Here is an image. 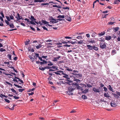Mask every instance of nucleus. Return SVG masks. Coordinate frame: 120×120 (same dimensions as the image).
Instances as JSON below:
<instances>
[{
  "label": "nucleus",
  "instance_id": "obj_1",
  "mask_svg": "<svg viewBox=\"0 0 120 120\" xmlns=\"http://www.w3.org/2000/svg\"><path fill=\"white\" fill-rule=\"evenodd\" d=\"M63 72L62 73L61 75H64L63 76V77L67 79H68V81L69 82H72V81H71L69 80L70 79V78L69 75L67 74H66L65 72L64 73V72L63 71Z\"/></svg>",
  "mask_w": 120,
  "mask_h": 120
},
{
  "label": "nucleus",
  "instance_id": "obj_2",
  "mask_svg": "<svg viewBox=\"0 0 120 120\" xmlns=\"http://www.w3.org/2000/svg\"><path fill=\"white\" fill-rule=\"evenodd\" d=\"M54 57L52 61L53 62L56 61L58 60L59 59L60 57L61 56L57 55H54Z\"/></svg>",
  "mask_w": 120,
  "mask_h": 120
},
{
  "label": "nucleus",
  "instance_id": "obj_3",
  "mask_svg": "<svg viewBox=\"0 0 120 120\" xmlns=\"http://www.w3.org/2000/svg\"><path fill=\"white\" fill-rule=\"evenodd\" d=\"M100 47L101 49H103L105 48L106 47V45L105 43L100 42Z\"/></svg>",
  "mask_w": 120,
  "mask_h": 120
},
{
  "label": "nucleus",
  "instance_id": "obj_4",
  "mask_svg": "<svg viewBox=\"0 0 120 120\" xmlns=\"http://www.w3.org/2000/svg\"><path fill=\"white\" fill-rule=\"evenodd\" d=\"M93 91H94V92L96 93H99L100 92V90L99 89L95 87L93 88Z\"/></svg>",
  "mask_w": 120,
  "mask_h": 120
},
{
  "label": "nucleus",
  "instance_id": "obj_5",
  "mask_svg": "<svg viewBox=\"0 0 120 120\" xmlns=\"http://www.w3.org/2000/svg\"><path fill=\"white\" fill-rule=\"evenodd\" d=\"M63 71L61 70L58 71L56 72H54L55 74L57 75H61V73L63 72Z\"/></svg>",
  "mask_w": 120,
  "mask_h": 120
},
{
  "label": "nucleus",
  "instance_id": "obj_6",
  "mask_svg": "<svg viewBox=\"0 0 120 120\" xmlns=\"http://www.w3.org/2000/svg\"><path fill=\"white\" fill-rule=\"evenodd\" d=\"M90 34H91V36L93 37H95V36L96 35V34H97L96 33L94 32L93 30L90 31Z\"/></svg>",
  "mask_w": 120,
  "mask_h": 120
},
{
  "label": "nucleus",
  "instance_id": "obj_7",
  "mask_svg": "<svg viewBox=\"0 0 120 120\" xmlns=\"http://www.w3.org/2000/svg\"><path fill=\"white\" fill-rule=\"evenodd\" d=\"M65 18L66 20L70 22L71 21V19L69 15H68L65 16Z\"/></svg>",
  "mask_w": 120,
  "mask_h": 120
},
{
  "label": "nucleus",
  "instance_id": "obj_8",
  "mask_svg": "<svg viewBox=\"0 0 120 120\" xmlns=\"http://www.w3.org/2000/svg\"><path fill=\"white\" fill-rule=\"evenodd\" d=\"M72 82H67V83L68 84H69V85H71V84H72V85L73 86L74 85H76V86L78 85V84L76 82H74V83H72Z\"/></svg>",
  "mask_w": 120,
  "mask_h": 120
},
{
  "label": "nucleus",
  "instance_id": "obj_9",
  "mask_svg": "<svg viewBox=\"0 0 120 120\" xmlns=\"http://www.w3.org/2000/svg\"><path fill=\"white\" fill-rule=\"evenodd\" d=\"M110 105L111 106L115 107L116 106V105L115 103L113 101H112L110 103Z\"/></svg>",
  "mask_w": 120,
  "mask_h": 120
},
{
  "label": "nucleus",
  "instance_id": "obj_10",
  "mask_svg": "<svg viewBox=\"0 0 120 120\" xmlns=\"http://www.w3.org/2000/svg\"><path fill=\"white\" fill-rule=\"evenodd\" d=\"M75 88L72 86H71L69 87L68 88V91H73L75 89Z\"/></svg>",
  "mask_w": 120,
  "mask_h": 120
},
{
  "label": "nucleus",
  "instance_id": "obj_11",
  "mask_svg": "<svg viewBox=\"0 0 120 120\" xmlns=\"http://www.w3.org/2000/svg\"><path fill=\"white\" fill-rule=\"evenodd\" d=\"M20 14L19 13H18L17 15H16L15 17V18L17 19V20L19 22V20L21 19V18H20Z\"/></svg>",
  "mask_w": 120,
  "mask_h": 120
},
{
  "label": "nucleus",
  "instance_id": "obj_12",
  "mask_svg": "<svg viewBox=\"0 0 120 120\" xmlns=\"http://www.w3.org/2000/svg\"><path fill=\"white\" fill-rule=\"evenodd\" d=\"M104 96L109 99V98L110 97V96L109 95V94L108 93H105L104 94Z\"/></svg>",
  "mask_w": 120,
  "mask_h": 120
},
{
  "label": "nucleus",
  "instance_id": "obj_13",
  "mask_svg": "<svg viewBox=\"0 0 120 120\" xmlns=\"http://www.w3.org/2000/svg\"><path fill=\"white\" fill-rule=\"evenodd\" d=\"M75 75V76L74 77H77L78 78H80L82 77V75L81 74H77L76 73Z\"/></svg>",
  "mask_w": 120,
  "mask_h": 120
},
{
  "label": "nucleus",
  "instance_id": "obj_14",
  "mask_svg": "<svg viewBox=\"0 0 120 120\" xmlns=\"http://www.w3.org/2000/svg\"><path fill=\"white\" fill-rule=\"evenodd\" d=\"M107 87L108 88V89L110 91L113 92H114L113 90L110 85H109V86H108Z\"/></svg>",
  "mask_w": 120,
  "mask_h": 120
},
{
  "label": "nucleus",
  "instance_id": "obj_15",
  "mask_svg": "<svg viewBox=\"0 0 120 120\" xmlns=\"http://www.w3.org/2000/svg\"><path fill=\"white\" fill-rule=\"evenodd\" d=\"M88 49L90 50H92L93 49V46H92L90 45H87Z\"/></svg>",
  "mask_w": 120,
  "mask_h": 120
},
{
  "label": "nucleus",
  "instance_id": "obj_16",
  "mask_svg": "<svg viewBox=\"0 0 120 120\" xmlns=\"http://www.w3.org/2000/svg\"><path fill=\"white\" fill-rule=\"evenodd\" d=\"M112 94L113 95L115 98H120L119 96L117 95V94L112 93Z\"/></svg>",
  "mask_w": 120,
  "mask_h": 120
},
{
  "label": "nucleus",
  "instance_id": "obj_17",
  "mask_svg": "<svg viewBox=\"0 0 120 120\" xmlns=\"http://www.w3.org/2000/svg\"><path fill=\"white\" fill-rule=\"evenodd\" d=\"M55 0L54 1H53V3L58 4L57 3V2H59L61 4H62L61 2L60 1H59L58 0Z\"/></svg>",
  "mask_w": 120,
  "mask_h": 120
},
{
  "label": "nucleus",
  "instance_id": "obj_18",
  "mask_svg": "<svg viewBox=\"0 0 120 120\" xmlns=\"http://www.w3.org/2000/svg\"><path fill=\"white\" fill-rule=\"evenodd\" d=\"M113 31L115 32H116L118 31L119 29V28L118 27H114L113 28Z\"/></svg>",
  "mask_w": 120,
  "mask_h": 120
},
{
  "label": "nucleus",
  "instance_id": "obj_19",
  "mask_svg": "<svg viewBox=\"0 0 120 120\" xmlns=\"http://www.w3.org/2000/svg\"><path fill=\"white\" fill-rule=\"evenodd\" d=\"M64 67L66 68V70L69 71H72V70L70 69L67 66H65Z\"/></svg>",
  "mask_w": 120,
  "mask_h": 120
},
{
  "label": "nucleus",
  "instance_id": "obj_20",
  "mask_svg": "<svg viewBox=\"0 0 120 120\" xmlns=\"http://www.w3.org/2000/svg\"><path fill=\"white\" fill-rule=\"evenodd\" d=\"M64 67L66 68V70L69 71H72V70L70 69L67 66H65Z\"/></svg>",
  "mask_w": 120,
  "mask_h": 120
},
{
  "label": "nucleus",
  "instance_id": "obj_21",
  "mask_svg": "<svg viewBox=\"0 0 120 120\" xmlns=\"http://www.w3.org/2000/svg\"><path fill=\"white\" fill-rule=\"evenodd\" d=\"M89 42L90 43H95V41L94 39H90V40L89 41Z\"/></svg>",
  "mask_w": 120,
  "mask_h": 120
},
{
  "label": "nucleus",
  "instance_id": "obj_22",
  "mask_svg": "<svg viewBox=\"0 0 120 120\" xmlns=\"http://www.w3.org/2000/svg\"><path fill=\"white\" fill-rule=\"evenodd\" d=\"M83 93H86L88 92V89H86L85 90H84L83 89V90L81 91Z\"/></svg>",
  "mask_w": 120,
  "mask_h": 120
},
{
  "label": "nucleus",
  "instance_id": "obj_23",
  "mask_svg": "<svg viewBox=\"0 0 120 120\" xmlns=\"http://www.w3.org/2000/svg\"><path fill=\"white\" fill-rule=\"evenodd\" d=\"M41 22L45 24H48L49 22H47L46 21L42 20H41Z\"/></svg>",
  "mask_w": 120,
  "mask_h": 120
},
{
  "label": "nucleus",
  "instance_id": "obj_24",
  "mask_svg": "<svg viewBox=\"0 0 120 120\" xmlns=\"http://www.w3.org/2000/svg\"><path fill=\"white\" fill-rule=\"evenodd\" d=\"M111 36H108L106 37L105 39L107 40H110L111 39Z\"/></svg>",
  "mask_w": 120,
  "mask_h": 120
},
{
  "label": "nucleus",
  "instance_id": "obj_25",
  "mask_svg": "<svg viewBox=\"0 0 120 120\" xmlns=\"http://www.w3.org/2000/svg\"><path fill=\"white\" fill-rule=\"evenodd\" d=\"M57 17L58 18H63V19L64 18L65 16L64 15H58Z\"/></svg>",
  "mask_w": 120,
  "mask_h": 120
},
{
  "label": "nucleus",
  "instance_id": "obj_26",
  "mask_svg": "<svg viewBox=\"0 0 120 120\" xmlns=\"http://www.w3.org/2000/svg\"><path fill=\"white\" fill-rule=\"evenodd\" d=\"M30 19L32 21H34V20H36V19L34 18V17L32 15L31 16L30 18Z\"/></svg>",
  "mask_w": 120,
  "mask_h": 120
},
{
  "label": "nucleus",
  "instance_id": "obj_27",
  "mask_svg": "<svg viewBox=\"0 0 120 120\" xmlns=\"http://www.w3.org/2000/svg\"><path fill=\"white\" fill-rule=\"evenodd\" d=\"M105 34V32L104 31L101 32L100 33H99L98 35L99 37H100L101 36Z\"/></svg>",
  "mask_w": 120,
  "mask_h": 120
},
{
  "label": "nucleus",
  "instance_id": "obj_28",
  "mask_svg": "<svg viewBox=\"0 0 120 120\" xmlns=\"http://www.w3.org/2000/svg\"><path fill=\"white\" fill-rule=\"evenodd\" d=\"M76 87L77 88V89H79L81 90V91L83 90V89L82 86H79L78 85Z\"/></svg>",
  "mask_w": 120,
  "mask_h": 120
},
{
  "label": "nucleus",
  "instance_id": "obj_29",
  "mask_svg": "<svg viewBox=\"0 0 120 120\" xmlns=\"http://www.w3.org/2000/svg\"><path fill=\"white\" fill-rule=\"evenodd\" d=\"M42 46V45L40 44H39V45L38 46H36V48L37 49H39L41 48Z\"/></svg>",
  "mask_w": 120,
  "mask_h": 120
},
{
  "label": "nucleus",
  "instance_id": "obj_30",
  "mask_svg": "<svg viewBox=\"0 0 120 120\" xmlns=\"http://www.w3.org/2000/svg\"><path fill=\"white\" fill-rule=\"evenodd\" d=\"M45 0H35L34 2H44L45 1Z\"/></svg>",
  "mask_w": 120,
  "mask_h": 120
},
{
  "label": "nucleus",
  "instance_id": "obj_31",
  "mask_svg": "<svg viewBox=\"0 0 120 120\" xmlns=\"http://www.w3.org/2000/svg\"><path fill=\"white\" fill-rule=\"evenodd\" d=\"M73 80L74 81H76L78 83H80V80L79 79L75 78H74L73 79Z\"/></svg>",
  "mask_w": 120,
  "mask_h": 120
},
{
  "label": "nucleus",
  "instance_id": "obj_32",
  "mask_svg": "<svg viewBox=\"0 0 120 120\" xmlns=\"http://www.w3.org/2000/svg\"><path fill=\"white\" fill-rule=\"evenodd\" d=\"M43 61L40 62V64H46L47 63V62L45 60H43Z\"/></svg>",
  "mask_w": 120,
  "mask_h": 120
},
{
  "label": "nucleus",
  "instance_id": "obj_33",
  "mask_svg": "<svg viewBox=\"0 0 120 120\" xmlns=\"http://www.w3.org/2000/svg\"><path fill=\"white\" fill-rule=\"evenodd\" d=\"M93 49L96 51H98V48L97 47L95 46H93Z\"/></svg>",
  "mask_w": 120,
  "mask_h": 120
},
{
  "label": "nucleus",
  "instance_id": "obj_34",
  "mask_svg": "<svg viewBox=\"0 0 120 120\" xmlns=\"http://www.w3.org/2000/svg\"><path fill=\"white\" fill-rule=\"evenodd\" d=\"M58 22V21H56V20H52L50 21L49 22L50 23H56Z\"/></svg>",
  "mask_w": 120,
  "mask_h": 120
},
{
  "label": "nucleus",
  "instance_id": "obj_35",
  "mask_svg": "<svg viewBox=\"0 0 120 120\" xmlns=\"http://www.w3.org/2000/svg\"><path fill=\"white\" fill-rule=\"evenodd\" d=\"M82 98L83 99H86L87 98V96L85 95H82Z\"/></svg>",
  "mask_w": 120,
  "mask_h": 120
},
{
  "label": "nucleus",
  "instance_id": "obj_36",
  "mask_svg": "<svg viewBox=\"0 0 120 120\" xmlns=\"http://www.w3.org/2000/svg\"><path fill=\"white\" fill-rule=\"evenodd\" d=\"M80 85L82 87L86 88V85L85 84H83L82 83H81Z\"/></svg>",
  "mask_w": 120,
  "mask_h": 120
},
{
  "label": "nucleus",
  "instance_id": "obj_37",
  "mask_svg": "<svg viewBox=\"0 0 120 120\" xmlns=\"http://www.w3.org/2000/svg\"><path fill=\"white\" fill-rule=\"evenodd\" d=\"M67 92V93L69 95H72L73 94V93L72 91H68Z\"/></svg>",
  "mask_w": 120,
  "mask_h": 120
},
{
  "label": "nucleus",
  "instance_id": "obj_38",
  "mask_svg": "<svg viewBox=\"0 0 120 120\" xmlns=\"http://www.w3.org/2000/svg\"><path fill=\"white\" fill-rule=\"evenodd\" d=\"M49 19L51 21L56 20L54 18H53L52 16L49 17Z\"/></svg>",
  "mask_w": 120,
  "mask_h": 120
},
{
  "label": "nucleus",
  "instance_id": "obj_39",
  "mask_svg": "<svg viewBox=\"0 0 120 120\" xmlns=\"http://www.w3.org/2000/svg\"><path fill=\"white\" fill-rule=\"evenodd\" d=\"M29 57L33 62L34 60L35 59H34L31 56L29 55Z\"/></svg>",
  "mask_w": 120,
  "mask_h": 120
},
{
  "label": "nucleus",
  "instance_id": "obj_40",
  "mask_svg": "<svg viewBox=\"0 0 120 120\" xmlns=\"http://www.w3.org/2000/svg\"><path fill=\"white\" fill-rule=\"evenodd\" d=\"M118 2H120V0H115L114 2V3L118 4L119 3Z\"/></svg>",
  "mask_w": 120,
  "mask_h": 120
},
{
  "label": "nucleus",
  "instance_id": "obj_41",
  "mask_svg": "<svg viewBox=\"0 0 120 120\" xmlns=\"http://www.w3.org/2000/svg\"><path fill=\"white\" fill-rule=\"evenodd\" d=\"M116 53V51L114 49L112 51V54L113 55L114 54Z\"/></svg>",
  "mask_w": 120,
  "mask_h": 120
},
{
  "label": "nucleus",
  "instance_id": "obj_42",
  "mask_svg": "<svg viewBox=\"0 0 120 120\" xmlns=\"http://www.w3.org/2000/svg\"><path fill=\"white\" fill-rule=\"evenodd\" d=\"M9 25L11 28H13L15 27L14 26L13 24H10Z\"/></svg>",
  "mask_w": 120,
  "mask_h": 120
},
{
  "label": "nucleus",
  "instance_id": "obj_43",
  "mask_svg": "<svg viewBox=\"0 0 120 120\" xmlns=\"http://www.w3.org/2000/svg\"><path fill=\"white\" fill-rule=\"evenodd\" d=\"M51 67H52V68H53L54 69H56V70H58V67L55 66H52Z\"/></svg>",
  "mask_w": 120,
  "mask_h": 120
},
{
  "label": "nucleus",
  "instance_id": "obj_44",
  "mask_svg": "<svg viewBox=\"0 0 120 120\" xmlns=\"http://www.w3.org/2000/svg\"><path fill=\"white\" fill-rule=\"evenodd\" d=\"M35 54V56L36 58L38 57V58L40 57L39 54L38 53H34Z\"/></svg>",
  "mask_w": 120,
  "mask_h": 120
},
{
  "label": "nucleus",
  "instance_id": "obj_45",
  "mask_svg": "<svg viewBox=\"0 0 120 120\" xmlns=\"http://www.w3.org/2000/svg\"><path fill=\"white\" fill-rule=\"evenodd\" d=\"M11 55L10 54L7 55V56L9 58L10 60H11Z\"/></svg>",
  "mask_w": 120,
  "mask_h": 120
},
{
  "label": "nucleus",
  "instance_id": "obj_46",
  "mask_svg": "<svg viewBox=\"0 0 120 120\" xmlns=\"http://www.w3.org/2000/svg\"><path fill=\"white\" fill-rule=\"evenodd\" d=\"M14 85L16 87H17L18 88H22V87L21 86L19 85H18L15 84H14Z\"/></svg>",
  "mask_w": 120,
  "mask_h": 120
},
{
  "label": "nucleus",
  "instance_id": "obj_47",
  "mask_svg": "<svg viewBox=\"0 0 120 120\" xmlns=\"http://www.w3.org/2000/svg\"><path fill=\"white\" fill-rule=\"evenodd\" d=\"M83 41L84 40H81L80 41H78V43L79 44H82L83 42Z\"/></svg>",
  "mask_w": 120,
  "mask_h": 120
},
{
  "label": "nucleus",
  "instance_id": "obj_48",
  "mask_svg": "<svg viewBox=\"0 0 120 120\" xmlns=\"http://www.w3.org/2000/svg\"><path fill=\"white\" fill-rule=\"evenodd\" d=\"M45 68V67L44 68H42V67H39V69L40 70H42V71H44Z\"/></svg>",
  "mask_w": 120,
  "mask_h": 120
},
{
  "label": "nucleus",
  "instance_id": "obj_49",
  "mask_svg": "<svg viewBox=\"0 0 120 120\" xmlns=\"http://www.w3.org/2000/svg\"><path fill=\"white\" fill-rule=\"evenodd\" d=\"M53 7H56L57 8H62L59 5H53Z\"/></svg>",
  "mask_w": 120,
  "mask_h": 120
},
{
  "label": "nucleus",
  "instance_id": "obj_50",
  "mask_svg": "<svg viewBox=\"0 0 120 120\" xmlns=\"http://www.w3.org/2000/svg\"><path fill=\"white\" fill-rule=\"evenodd\" d=\"M15 105H13V106L11 108V106H10V107L9 108V109L11 110H13L14 109V107L15 106Z\"/></svg>",
  "mask_w": 120,
  "mask_h": 120
},
{
  "label": "nucleus",
  "instance_id": "obj_51",
  "mask_svg": "<svg viewBox=\"0 0 120 120\" xmlns=\"http://www.w3.org/2000/svg\"><path fill=\"white\" fill-rule=\"evenodd\" d=\"M49 62V63L48 64V66H52V65H53V64L51 62Z\"/></svg>",
  "mask_w": 120,
  "mask_h": 120
},
{
  "label": "nucleus",
  "instance_id": "obj_52",
  "mask_svg": "<svg viewBox=\"0 0 120 120\" xmlns=\"http://www.w3.org/2000/svg\"><path fill=\"white\" fill-rule=\"evenodd\" d=\"M103 88L105 91L107 92L108 91L106 87H104Z\"/></svg>",
  "mask_w": 120,
  "mask_h": 120
},
{
  "label": "nucleus",
  "instance_id": "obj_53",
  "mask_svg": "<svg viewBox=\"0 0 120 120\" xmlns=\"http://www.w3.org/2000/svg\"><path fill=\"white\" fill-rule=\"evenodd\" d=\"M4 51H6V50L5 49H4L3 48L0 49V51L2 52Z\"/></svg>",
  "mask_w": 120,
  "mask_h": 120
},
{
  "label": "nucleus",
  "instance_id": "obj_54",
  "mask_svg": "<svg viewBox=\"0 0 120 120\" xmlns=\"http://www.w3.org/2000/svg\"><path fill=\"white\" fill-rule=\"evenodd\" d=\"M24 90H25V89H19V92H22Z\"/></svg>",
  "mask_w": 120,
  "mask_h": 120
},
{
  "label": "nucleus",
  "instance_id": "obj_55",
  "mask_svg": "<svg viewBox=\"0 0 120 120\" xmlns=\"http://www.w3.org/2000/svg\"><path fill=\"white\" fill-rule=\"evenodd\" d=\"M9 17L11 19H14V17L12 15H10Z\"/></svg>",
  "mask_w": 120,
  "mask_h": 120
},
{
  "label": "nucleus",
  "instance_id": "obj_56",
  "mask_svg": "<svg viewBox=\"0 0 120 120\" xmlns=\"http://www.w3.org/2000/svg\"><path fill=\"white\" fill-rule=\"evenodd\" d=\"M30 22L32 24H33L34 25H36V24L33 21H30Z\"/></svg>",
  "mask_w": 120,
  "mask_h": 120
},
{
  "label": "nucleus",
  "instance_id": "obj_57",
  "mask_svg": "<svg viewBox=\"0 0 120 120\" xmlns=\"http://www.w3.org/2000/svg\"><path fill=\"white\" fill-rule=\"evenodd\" d=\"M77 38L78 39H81L82 38V37L81 36H78L77 37Z\"/></svg>",
  "mask_w": 120,
  "mask_h": 120
},
{
  "label": "nucleus",
  "instance_id": "obj_58",
  "mask_svg": "<svg viewBox=\"0 0 120 120\" xmlns=\"http://www.w3.org/2000/svg\"><path fill=\"white\" fill-rule=\"evenodd\" d=\"M4 100H5V101H6V102H7L8 103H9L10 102V101L9 100H8L7 99L5 98L4 99Z\"/></svg>",
  "mask_w": 120,
  "mask_h": 120
},
{
  "label": "nucleus",
  "instance_id": "obj_59",
  "mask_svg": "<svg viewBox=\"0 0 120 120\" xmlns=\"http://www.w3.org/2000/svg\"><path fill=\"white\" fill-rule=\"evenodd\" d=\"M6 17L7 20L8 21H10V20L9 18V16H6Z\"/></svg>",
  "mask_w": 120,
  "mask_h": 120
},
{
  "label": "nucleus",
  "instance_id": "obj_60",
  "mask_svg": "<svg viewBox=\"0 0 120 120\" xmlns=\"http://www.w3.org/2000/svg\"><path fill=\"white\" fill-rule=\"evenodd\" d=\"M52 68L51 67H50L48 66H47L45 67V68L46 69H50Z\"/></svg>",
  "mask_w": 120,
  "mask_h": 120
},
{
  "label": "nucleus",
  "instance_id": "obj_61",
  "mask_svg": "<svg viewBox=\"0 0 120 120\" xmlns=\"http://www.w3.org/2000/svg\"><path fill=\"white\" fill-rule=\"evenodd\" d=\"M116 93L119 96H120V92L117 91H116Z\"/></svg>",
  "mask_w": 120,
  "mask_h": 120
},
{
  "label": "nucleus",
  "instance_id": "obj_62",
  "mask_svg": "<svg viewBox=\"0 0 120 120\" xmlns=\"http://www.w3.org/2000/svg\"><path fill=\"white\" fill-rule=\"evenodd\" d=\"M11 90L14 93L15 92V90L13 88L11 89Z\"/></svg>",
  "mask_w": 120,
  "mask_h": 120
},
{
  "label": "nucleus",
  "instance_id": "obj_63",
  "mask_svg": "<svg viewBox=\"0 0 120 120\" xmlns=\"http://www.w3.org/2000/svg\"><path fill=\"white\" fill-rule=\"evenodd\" d=\"M5 22H6V23L8 25H9L10 24V23L8 21L6 20H5Z\"/></svg>",
  "mask_w": 120,
  "mask_h": 120
},
{
  "label": "nucleus",
  "instance_id": "obj_64",
  "mask_svg": "<svg viewBox=\"0 0 120 120\" xmlns=\"http://www.w3.org/2000/svg\"><path fill=\"white\" fill-rule=\"evenodd\" d=\"M87 85L88 87L90 88L92 86L91 85H90L89 84H87Z\"/></svg>",
  "mask_w": 120,
  "mask_h": 120
}]
</instances>
